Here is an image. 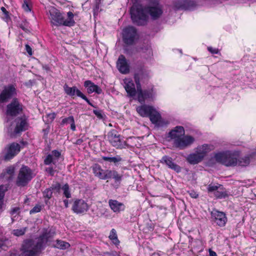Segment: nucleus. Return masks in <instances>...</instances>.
Instances as JSON below:
<instances>
[{
	"label": "nucleus",
	"instance_id": "2",
	"mask_svg": "<svg viewBox=\"0 0 256 256\" xmlns=\"http://www.w3.org/2000/svg\"><path fill=\"white\" fill-rule=\"evenodd\" d=\"M184 128L182 126H176L168 133L169 136L174 140V144L180 150H183L194 143V137L184 135Z\"/></svg>",
	"mask_w": 256,
	"mask_h": 256
},
{
	"label": "nucleus",
	"instance_id": "56",
	"mask_svg": "<svg viewBox=\"0 0 256 256\" xmlns=\"http://www.w3.org/2000/svg\"><path fill=\"white\" fill-rule=\"evenodd\" d=\"M209 255L210 256H217L216 252L210 250H209Z\"/></svg>",
	"mask_w": 256,
	"mask_h": 256
},
{
	"label": "nucleus",
	"instance_id": "57",
	"mask_svg": "<svg viewBox=\"0 0 256 256\" xmlns=\"http://www.w3.org/2000/svg\"><path fill=\"white\" fill-rule=\"evenodd\" d=\"M64 206L66 208H68V200H64Z\"/></svg>",
	"mask_w": 256,
	"mask_h": 256
},
{
	"label": "nucleus",
	"instance_id": "55",
	"mask_svg": "<svg viewBox=\"0 0 256 256\" xmlns=\"http://www.w3.org/2000/svg\"><path fill=\"white\" fill-rule=\"evenodd\" d=\"M70 124L71 129L72 130H76V126H75V124H74V118L72 120V122H71Z\"/></svg>",
	"mask_w": 256,
	"mask_h": 256
},
{
	"label": "nucleus",
	"instance_id": "15",
	"mask_svg": "<svg viewBox=\"0 0 256 256\" xmlns=\"http://www.w3.org/2000/svg\"><path fill=\"white\" fill-rule=\"evenodd\" d=\"M160 162L162 164H166L168 168L179 172L181 170V168L176 164H175L172 158L168 156H164L160 160Z\"/></svg>",
	"mask_w": 256,
	"mask_h": 256
},
{
	"label": "nucleus",
	"instance_id": "59",
	"mask_svg": "<svg viewBox=\"0 0 256 256\" xmlns=\"http://www.w3.org/2000/svg\"><path fill=\"white\" fill-rule=\"evenodd\" d=\"M83 140L82 139H78L76 140V144H80L82 142Z\"/></svg>",
	"mask_w": 256,
	"mask_h": 256
},
{
	"label": "nucleus",
	"instance_id": "53",
	"mask_svg": "<svg viewBox=\"0 0 256 256\" xmlns=\"http://www.w3.org/2000/svg\"><path fill=\"white\" fill-rule=\"evenodd\" d=\"M190 196L192 198H196L198 196V194L194 191H191L190 192Z\"/></svg>",
	"mask_w": 256,
	"mask_h": 256
},
{
	"label": "nucleus",
	"instance_id": "49",
	"mask_svg": "<svg viewBox=\"0 0 256 256\" xmlns=\"http://www.w3.org/2000/svg\"><path fill=\"white\" fill-rule=\"evenodd\" d=\"M94 113L99 118H102L101 110H94Z\"/></svg>",
	"mask_w": 256,
	"mask_h": 256
},
{
	"label": "nucleus",
	"instance_id": "31",
	"mask_svg": "<svg viewBox=\"0 0 256 256\" xmlns=\"http://www.w3.org/2000/svg\"><path fill=\"white\" fill-rule=\"evenodd\" d=\"M110 238L113 241L114 244H118L120 242L118 238L116 232L114 229H112L109 236Z\"/></svg>",
	"mask_w": 256,
	"mask_h": 256
},
{
	"label": "nucleus",
	"instance_id": "61",
	"mask_svg": "<svg viewBox=\"0 0 256 256\" xmlns=\"http://www.w3.org/2000/svg\"><path fill=\"white\" fill-rule=\"evenodd\" d=\"M95 1H97L98 2H101V0H95Z\"/></svg>",
	"mask_w": 256,
	"mask_h": 256
},
{
	"label": "nucleus",
	"instance_id": "60",
	"mask_svg": "<svg viewBox=\"0 0 256 256\" xmlns=\"http://www.w3.org/2000/svg\"><path fill=\"white\" fill-rule=\"evenodd\" d=\"M1 10L4 12V13H6V8H4V7H2L1 8Z\"/></svg>",
	"mask_w": 256,
	"mask_h": 256
},
{
	"label": "nucleus",
	"instance_id": "42",
	"mask_svg": "<svg viewBox=\"0 0 256 256\" xmlns=\"http://www.w3.org/2000/svg\"><path fill=\"white\" fill-rule=\"evenodd\" d=\"M22 6L23 9L26 12L30 11V5L29 4V0H24Z\"/></svg>",
	"mask_w": 256,
	"mask_h": 256
},
{
	"label": "nucleus",
	"instance_id": "26",
	"mask_svg": "<svg viewBox=\"0 0 256 256\" xmlns=\"http://www.w3.org/2000/svg\"><path fill=\"white\" fill-rule=\"evenodd\" d=\"M108 179L112 178L116 182H120L122 180V176L119 174L116 171L108 170Z\"/></svg>",
	"mask_w": 256,
	"mask_h": 256
},
{
	"label": "nucleus",
	"instance_id": "12",
	"mask_svg": "<svg viewBox=\"0 0 256 256\" xmlns=\"http://www.w3.org/2000/svg\"><path fill=\"white\" fill-rule=\"evenodd\" d=\"M6 153L4 156V160H10L16 156L20 151V146L18 143L13 142L5 148Z\"/></svg>",
	"mask_w": 256,
	"mask_h": 256
},
{
	"label": "nucleus",
	"instance_id": "11",
	"mask_svg": "<svg viewBox=\"0 0 256 256\" xmlns=\"http://www.w3.org/2000/svg\"><path fill=\"white\" fill-rule=\"evenodd\" d=\"M72 209L74 213L77 214H82L88 211L89 209V206L83 200H76L74 201L72 204Z\"/></svg>",
	"mask_w": 256,
	"mask_h": 256
},
{
	"label": "nucleus",
	"instance_id": "20",
	"mask_svg": "<svg viewBox=\"0 0 256 256\" xmlns=\"http://www.w3.org/2000/svg\"><path fill=\"white\" fill-rule=\"evenodd\" d=\"M84 86L87 88L88 93L90 94L96 92L98 94H100L102 90L97 85L94 84L90 80H86L84 83Z\"/></svg>",
	"mask_w": 256,
	"mask_h": 256
},
{
	"label": "nucleus",
	"instance_id": "25",
	"mask_svg": "<svg viewBox=\"0 0 256 256\" xmlns=\"http://www.w3.org/2000/svg\"><path fill=\"white\" fill-rule=\"evenodd\" d=\"M148 117L150 121L154 124L159 125L161 120V116L159 112H158L154 108L150 112Z\"/></svg>",
	"mask_w": 256,
	"mask_h": 256
},
{
	"label": "nucleus",
	"instance_id": "28",
	"mask_svg": "<svg viewBox=\"0 0 256 256\" xmlns=\"http://www.w3.org/2000/svg\"><path fill=\"white\" fill-rule=\"evenodd\" d=\"M54 246L62 250H66L70 246V244L64 241L57 240Z\"/></svg>",
	"mask_w": 256,
	"mask_h": 256
},
{
	"label": "nucleus",
	"instance_id": "13",
	"mask_svg": "<svg viewBox=\"0 0 256 256\" xmlns=\"http://www.w3.org/2000/svg\"><path fill=\"white\" fill-rule=\"evenodd\" d=\"M212 218L214 222L220 226H225L227 221L226 214L223 212L214 210L212 212Z\"/></svg>",
	"mask_w": 256,
	"mask_h": 256
},
{
	"label": "nucleus",
	"instance_id": "22",
	"mask_svg": "<svg viewBox=\"0 0 256 256\" xmlns=\"http://www.w3.org/2000/svg\"><path fill=\"white\" fill-rule=\"evenodd\" d=\"M54 232L47 230L44 232L38 238H36V240L40 242L42 247L43 248L46 244L49 241L50 238L54 236Z\"/></svg>",
	"mask_w": 256,
	"mask_h": 256
},
{
	"label": "nucleus",
	"instance_id": "24",
	"mask_svg": "<svg viewBox=\"0 0 256 256\" xmlns=\"http://www.w3.org/2000/svg\"><path fill=\"white\" fill-rule=\"evenodd\" d=\"M188 162L190 164H196L202 161L203 158L195 150L194 153L190 154L186 158Z\"/></svg>",
	"mask_w": 256,
	"mask_h": 256
},
{
	"label": "nucleus",
	"instance_id": "14",
	"mask_svg": "<svg viewBox=\"0 0 256 256\" xmlns=\"http://www.w3.org/2000/svg\"><path fill=\"white\" fill-rule=\"evenodd\" d=\"M16 94V88L12 85H9L4 88L0 94V102H6L8 99Z\"/></svg>",
	"mask_w": 256,
	"mask_h": 256
},
{
	"label": "nucleus",
	"instance_id": "27",
	"mask_svg": "<svg viewBox=\"0 0 256 256\" xmlns=\"http://www.w3.org/2000/svg\"><path fill=\"white\" fill-rule=\"evenodd\" d=\"M14 173V168L10 166L6 168V172H4V176L8 180L12 179Z\"/></svg>",
	"mask_w": 256,
	"mask_h": 256
},
{
	"label": "nucleus",
	"instance_id": "29",
	"mask_svg": "<svg viewBox=\"0 0 256 256\" xmlns=\"http://www.w3.org/2000/svg\"><path fill=\"white\" fill-rule=\"evenodd\" d=\"M250 162V158L246 156L238 160V164L240 166H246L249 164Z\"/></svg>",
	"mask_w": 256,
	"mask_h": 256
},
{
	"label": "nucleus",
	"instance_id": "58",
	"mask_svg": "<svg viewBox=\"0 0 256 256\" xmlns=\"http://www.w3.org/2000/svg\"><path fill=\"white\" fill-rule=\"evenodd\" d=\"M18 210V208H14L12 211V214H14L16 213Z\"/></svg>",
	"mask_w": 256,
	"mask_h": 256
},
{
	"label": "nucleus",
	"instance_id": "21",
	"mask_svg": "<svg viewBox=\"0 0 256 256\" xmlns=\"http://www.w3.org/2000/svg\"><path fill=\"white\" fill-rule=\"evenodd\" d=\"M154 108L151 106L142 105L136 108V111L138 114L143 117L148 116Z\"/></svg>",
	"mask_w": 256,
	"mask_h": 256
},
{
	"label": "nucleus",
	"instance_id": "48",
	"mask_svg": "<svg viewBox=\"0 0 256 256\" xmlns=\"http://www.w3.org/2000/svg\"><path fill=\"white\" fill-rule=\"evenodd\" d=\"M56 116L55 113H51L48 114V117L50 122H52L55 118Z\"/></svg>",
	"mask_w": 256,
	"mask_h": 256
},
{
	"label": "nucleus",
	"instance_id": "35",
	"mask_svg": "<svg viewBox=\"0 0 256 256\" xmlns=\"http://www.w3.org/2000/svg\"><path fill=\"white\" fill-rule=\"evenodd\" d=\"M26 231V228H21L20 229H16L12 230V234L16 236L24 235Z\"/></svg>",
	"mask_w": 256,
	"mask_h": 256
},
{
	"label": "nucleus",
	"instance_id": "39",
	"mask_svg": "<svg viewBox=\"0 0 256 256\" xmlns=\"http://www.w3.org/2000/svg\"><path fill=\"white\" fill-rule=\"evenodd\" d=\"M108 170H104L102 169V172H100L96 176L102 180L108 179Z\"/></svg>",
	"mask_w": 256,
	"mask_h": 256
},
{
	"label": "nucleus",
	"instance_id": "44",
	"mask_svg": "<svg viewBox=\"0 0 256 256\" xmlns=\"http://www.w3.org/2000/svg\"><path fill=\"white\" fill-rule=\"evenodd\" d=\"M218 188H220V186H214V185H212L210 184L208 186V191L209 192H214V193L216 191Z\"/></svg>",
	"mask_w": 256,
	"mask_h": 256
},
{
	"label": "nucleus",
	"instance_id": "4",
	"mask_svg": "<svg viewBox=\"0 0 256 256\" xmlns=\"http://www.w3.org/2000/svg\"><path fill=\"white\" fill-rule=\"evenodd\" d=\"M42 249L40 242L36 239L24 242L19 256H35Z\"/></svg>",
	"mask_w": 256,
	"mask_h": 256
},
{
	"label": "nucleus",
	"instance_id": "52",
	"mask_svg": "<svg viewBox=\"0 0 256 256\" xmlns=\"http://www.w3.org/2000/svg\"><path fill=\"white\" fill-rule=\"evenodd\" d=\"M26 50L27 52L30 54V55H32V48H31L30 47V46H29L28 44H26Z\"/></svg>",
	"mask_w": 256,
	"mask_h": 256
},
{
	"label": "nucleus",
	"instance_id": "38",
	"mask_svg": "<svg viewBox=\"0 0 256 256\" xmlns=\"http://www.w3.org/2000/svg\"><path fill=\"white\" fill-rule=\"evenodd\" d=\"M138 100L141 103L144 102V100L146 99V97L144 96V92H142L141 90H139L138 88Z\"/></svg>",
	"mask_w": 256,
	"mask_h": 256
},
{
	"label": "nucleus",
	"instance_id": "54",
	"mask_svg": "<svg viewBox=\"0 0 256 256\" xmlns=\"http://www.w3.org/2000/svg\"><path fill=\"white\" fill-rule=\"evenodd\" d=\"M83 100H85L90 105L93 106V105L90 103L88 98L82 94L80 96Z\"/></svg>",
	"mask_w": 256,
	"mask_h": 256
},
{
	"label": "nucleus",
	"instance_id": "36",
	"mask_svg": "<svg viewBox=\"0 0 256 256\" xmlns=\"http://www.w3.org/2000/svg\"><path fill=\"white\" fill-rule=\"evenodd\" d=\"M54 188L51 187L50 188H46L43 192V196L45 198H47L48 200L50 199L52 196V190Z\"/></svg>",
	"mask_w": 256,
	"mask_h": 256
},
{
	"label": "nucleus",
	"instance_id": "40",
	"mask_svg": "<svg viewBox=\"0 0 256 256\" xmlns=\"http://www.w3.org/2000/svg\"><path fill=\"white\" fill-rule=\"evenodd\" d=\"M93 172L96 176L100 172H102V168L98 164H96L92 167Z\"/></svg>",
	"mask_w": 256,
	"mask_h": 256
},
{
	"label": "nucleus",
	"instance_id": "6",
	"mask_svg": "<svg viewBox=\"0 0 256 256\" xmlns=\"http://www.w3.org/2000/svg\"><path fill=\"white\" fill-rule=\"evenodd\" d=\"M32 170L27 166H22L18 171L16 184L18 186H24L34 178Z\"/></svg>",
	"mask_w": 256,
	"mask_h": 256
},
{
	"label": "nucleus",
	"instance_id": "51",
	"mask_svg": "<svg viewBox=\"0 0 256 256\" xmlns=\"http://www.w3.org/2000/svg\"><path fill=\"white\" fill-rule=\"evenodd\" d=\"M46 171L51 176H54L55 172L52 168H47Z\"/></svg>",
	"mask_w": 256,
	"mask_h": 256
},
{
	"label": "nucleus",
	"instance_id": "30",
	"mask_svg": "<svg viewBox=\"0 0 256 256\" xmlns=\"http://www.w3.org/2000/svg\"><path fill=\"white\" fill-rule=\"evenodd\" d=\"M102 159L104 160L108 161L110 162H113L115 164L118 162H120L122 160V158L118 156H117L114 157L102 156Z\"/></svg>",
	"mask_w": 256,
	"mask_h": 256
},
{
	"label": "nucleus",
	"instance_id": "3",
	"mask_svg": "<svg viewBox=\"0 0 256 256\" xmlns=\"http://www.w3.org/2000/svg\"><path fill=\"white\" fill-rule=\"evenodd\" d=\"M49 12L51 23L54 25L71 26H74L75 23L74 14L71 12H68L67 13L68 18L66 20L60 11L54 7L50 8Z\"/></svg>",
	"mask_w": 256,
	"mask_h": 256
},
{
	"label": "nucleus",
	"instance_id": "18",
	"mask_svg": "<svg viewBox=\"0 0 256 256\" xmlns=\"http://www.w3.org/2000/svg\"><path fill=\"white\" fill-rule=\"evenodd\" d=\"M117 66L120 72L122 74L129 72V66L123 55H120L117 62Z\"/></svg>",
	"mask_w": 256,
	"mask_h": 256
},
{
	"label": "nucleus",
	"instance_id": "41",
	"mask_svg": "<svg viewBox=\"0 0 256 256\" xmlns=\"http://www.w3.org/2000/svg\"><path fill=\"white\" fill-rule=\"evenodd\" d=\"M100 3L101 2H98L94 0V6L93 8L94 15L98 14V12H99Z\"/></svg>",
	"mask_w": 256,
	"mask_h": 256
},
{
	"label": "nucleus",
	"instance_id": "50",
	"mask_svg": "<svg viewBox=\"0 0 256 256\" xmlns=\"http://www.w3.org/2000/svg\"><path fill=\"white\" fill-rule=\"evenodd\" d=\"M208 51L212 54H218V50L217 48H214L212 47H208Z\"/></svg>",
	"mask_w": 256,
	"mask_h": 256
},
{
	"label": "nucleus",
	"instance_id": "33",
	"mask_svg": "<svg viewBox=\"0 0 256 256\" xmlns=\"http://www.w3.org/2000/svg\"><path fill=\"white\" fill-rule=\"evenodd\" d=\"M56 162L55 158L53 157V156L50 154L47 156L44 160V164L46 165L50 164L52 163L56 164Z\"/></svg>",
	"mask_w": 256,
	"mask_h": 256
},
{
	"label": "nucleus",
	"instance_id": "17",
	"mask_svg": "<svg viewBox=\"0 0 256 256\" xmlns=\"http://www.w3.org/2000/svg\"><path fill=\"white\" fill-rule=\"evenodd\" d=\"M214 149V146L212 144H204L198 146L196 148L195 150L198 154L204 158L206 156L208 153Z\"/></svg>",
	"mask_w": 256,
	"mask_h": 256
},
{
	"label": "nucleus",
	"instance_id": "8",
	"mask_svg": "<svg viewBox=\"0 0 256 256\" xmlns=\"http://www.w3.org/2000/svg\"><path fill=\"white\" fill-rule=\"evenodd\" d=\"M122 35L124 42L128 44H132L138 38L136 29L132 26L124 29Z\"/></svg>",
	"mask_w": 256,
	"mask_h": 256
},
{
	"label": "nucleus",
	"instance_id": "1",
	"mask_svg": "<svg viewBox=\"0 0 256 256\" xmlns=\"http://www.w3.org/2000/svg\"><path fill=\"white\" fill-rule=\"evenodd\" d=\"M130 12L132 20L138 25H143L146 22L148 12L154 19L159 17L162 14V10L158 7L143 8L138 4H134Z\"/></svg>",
	"mask_w": 256,
	"mask_h": 256
},
{
	"label": "nucleus",
	"instance_id": "45",
	"mask_svg": "<svg viewBox=\"0 0 256 256\" xmlns=\"http://www.w3.org/2000/svg\"><path fill=\"white\" fill-rule=\"evenodd\" d=\"M42 209V206L40 205H36L30 210V214H34L40 212Z\"/></svg>",
	"mask_w": 256,
	"mask_h": 256
},
{
	"label": "nucleus",
	"instance_id": "34",
	"mask_svg": "<svg viewBox=\"0 0 256 256\" xmlns=\"http://www.w3.org/2000/svg\"><path fill=\"white\" fill-rule=\"evenodd\" d=\"M214 196L218 198H222L226 196V194L223 191L222 188L220 186V188L214 193Z\"/></svg>",
	"mask_w": 256,
	"mask_h": 256
},
{
	"label": "nucleus",
	"instance_id": "19",
	"mask_svg": "<svg viewBox=\"0 0 256 256\" xmlns=\"http://www.w3.org/2000/svg\"><path fill=\"white\" fill-rule=\"evenodd\" d=\"M108 204L111 210L116 213H119L120 212L124 211L125 209L124 204L116 200H110Z\"/></svg>",
	"mask_w": 256,
	"mask_h": 256
},
{
	"label": "nucleus",
	"instance_id": "9",
	"mask_svg": "<svg viewBox=\"0 0 256 256\" xmlns=\"http://www.w3.org/2000/svg\"><path fill=\"white\" fill-rule=\"evenodd\" d=\"M15 124L14 126L12 124L10 128V132H12L14 129V134H16L26 130L28 124L27 122V118L26 116H24L21 118H17L15 120Z\"/></svg>",
	"mask_w": 256,
	"mask_h": 256
},
{
	"label": "nucleus",
	"instance_id": "16",
	"mask_svg": "<svg viewBox=\"0 0 256 256\" xmlns=\"http://www.w3.org/2000/svg\"><path fill=\"white\" fill-rule=\"evenodd\" d=\"M123 86L129 96H135L136 94L135 84L130 78L124 79Z\"/></svg>",
	"mask_w": 256,
	"mask_h": 256
},
{
	"label": "nucleus",
	"instance_id": "5",
	"mask_svg": "<svg viewBox=\"0 0 256 256\" xmlns=\"http://www.w3.org/2000/svg\"><path fill=\"white\" fill-rule=\"evenodd\" d=\"M238 156L239 154L237 152L227 151L216 154L214 158L216 161L226 166H236Z\"/></svg>",
	"mask_w": 256,
	"mask_h": 256
},
{
	"label": "nucleus",
	"instance_id": "47",
	"mask_svg": "<svg viewBox=\"0 0 256 256\" xmlns=\"http://www.w3.org/2000/svg\"><path fill=\"white\" fill-rule=\"evenodd\" d=\"M50 154L52 155L56 160L58 162V160L60 155V153L59 152L54 150L52 152V154Z\"/></svg>",
	"mask_w": 256,
	"mask_h": 256
},
{
	"label": "nucleus",
	"instance_id": "37",
	"mask_svg": "<svg viewBox=\"0 0 256 256\" xmlns=\"http://www.w3.org/2000/svg\"><path fill=\"white\" fill-rule=\"evenodd\" d=\"M62 190H63V194L66 198H70L71 196V194L69 190V186L68 184H64L62 187Z\"/></svg>",
	"mask_w": 256,
	"mask_h": 256
},
{
	"label": "nucleus",
	"instance_id": "46",
	"mask_svg": "<svg viewBox=\"0 0 256 256\" xmlns=\"http://www.w3.org/2000/svg\"><path fill=\"white\" fill-rule=\"evenodd\" d=\"M144 92L146 99L152 98L154 96L152 91L144 90Z\"/></svg>",
	"mask_w": 256,
	"mask_h": 256
},
{
	"label": "nucleus",
	"instance_id": "32",
	"mask_svg": "<svg viewBox=\"0 0 256 256\" xmlns=\"http://www.w3.org/2000/svg\"><path fill=\"white\" fill-rule=\"evenodd\" d=\"M7 190V186L4 185L0 186V210L2 208L3 204V198L4 195V192Z\"/></svg>",
	"mask_w": 256,
	"mask_h": 256
},
{
	"label": "nucleus",
	"instance_id": "7",
	"mask_svg": "<svg viewBox=\"0 0 256 256\" xmlns=\"http://www.w3.org/2000/svg\"><path fill=\"white\" fill-rule=\"evenodd\" d=\"M108 138L111 144L116 148L122 149L126 146L125 141L115 130H112L108 133Z\"/></svg>",
	"mask_w": 256,
	"mask_h": 256
},
{
	"label": "nucleus",
	"instance_id": "43",
	"mask_svg": "<svg viewBox=\"0 0 256 256\" xmlns=\"http://www.w3.org/2000/svg\"><path fill=\"white\" fill-rule=\"evenodd\" d=\"M74 119V117L72 116H70L68 118H64L61 122V124L64 125L65 124H70L71 122H72V120Z\"/></svg>",
	"mask_w": 256,
	"mask_h": 256
},
{
	"label": "nucleus",
	"instance_id": "23",
	"mask_svg": "<svg viewBox=\"0 0 256 256\" xmlns=\"http://www.w3.org/2000/svg\"><path fill=\"white\" fill-rule=\"evenodd\" d=\"M65 92L68 96H74L75 95L80 97L82 93L76 86L69 87L66 84L64 86Z\"/></svg>",
	"mask_w": 256,
	"mask_h": 256
},
{
	"label": "nucleus",
	"instance_id": "10",
	"mask_svg": "<svg viewBox=\"0 0 256 256\" xmlns=\"http://www.w3.org/2000/svg\"><path fill=\"white\" fill-rule=\"evenodd\" d=\"M22 106L16 98L14 99L7 106L6 115L14 116L22 112Z\"/></svg>",
	"mask_w": 256,
	"mask_h": 256
}]
</instances>
